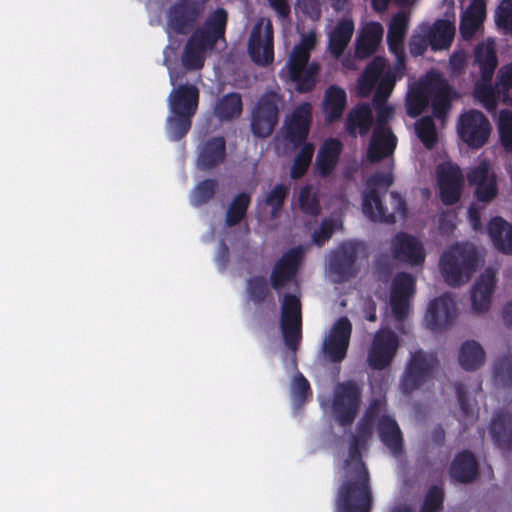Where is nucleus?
<instances>
[{"label":"nucleus","mask_w":512,"mask_h":512,"mask_svg":"<svg viewBox=\"0 0 512 512\" xmlns=\"http://www.w3.org/2000/svg\"><path fill=\"white\" fill-rule=\"evenodd\" d=\"M364 442L351 437L344 474L335 496V512H371L373 494L368 468L362 460Z\"/></svg>","instance_id":"nucleus-1"},{"label":"nucleus","mask_w":512,"mask_h":512,"mask_svg":"<svg viewBox=\"0 0 512 512\" xmlns=\"http://www.w3.org/2000/svg\"><path fill=\"white\" fill-rule=\"evenodd\" d=\"M392 173L376 172L366 182L367 191L363 196V212L374 222L394 224L397 217L405 218L406 201L397 192L390 193V206L383 203L381 194H385L393 184Z\"/></svg>","instance_id":"nucleus-2"},{"label":"nucleus","mask_w":512,"mask_h":512,"mask_svg":"<svg viewBox=\"0 0 512 512\" xmlns=\"http://www.w3.org/2000/svg\"><path fill=\"white\" fill-rule=\"evenodd\" d=\"M170 114L166 129L170 140L180 141L192 127V119L199 104V90L192 84H180L168 97Z\"/></svg>","instance_id":"nucleus-3"},{"label":"nucleus","mask_w":512,"mask_h":512,"mask_svg":"<svg viewBox=\"0 0 512 512\" xmlns=\"http://www.w3.org/2000/svg\"><path fill=\"white\" fill-rule=\"evenodd\" d=\"M478 264L476 249L468 243H455L441 255L439 268L445 282L459 287L468 282Z\"/></svg>","instance_id":"nucleus-4"},{"label":"nucleus","mask_w":512,"mask_h":512,"mask_svg":"<svg viewBox=\"0 0 512 512\" xmlns=\"http://www.w3.org/2000/svg\"><path fill=\"white\" fill-rule=\"evenodd\" d=\"M283 104V96L274 90H268L259 97L250 118V129L255 137L267 138L274 132Z\"/></svg>","instance_id":"nucleus-5"},{"label":"nucleus","mask_w":512,"mask_h":512,"mask_svg":"<svg viewBox=\"0 0 512 512\" xmlns=\"http://www.w3.org/2000/svg\"><path fill=\"white\" fill-rule=\"evenodd\" d=\"M362 404V387L355 380H346L335 385L331 403L332 414L341 427L355 421Z\"/></svg>","instance_id":"nucleus-6"},{"label":"nucleus","mask_w":512,"mask_h":512,"mask_svg":"<svg viewBox=\"0 0 512 512\" xmlns=\"http://www.w3.org/2000/svg\"><path fill=\"white\" fill-rule=\"evenodd\" d=\"M280 328L286 347L296 353L302 340V305L295 294L283 296Z\"/></svg>","instance_id":"nucleus-7"},{"label":"nucleus","mask_w":512,"mask_h":512,"mask_svg":"<svg viewBox=\"0 0 512 512\" xmlns=\"http://www.w3.org/2000/svg\"><path fill=\"white\" fill-rule=\"evenodd\" d=\"M203 4L196 0H179L166 13L165 31L171 34L188 35L192 32L203 13Z\"/></svg>","instance_id":"nucleus-8"},{"label":"nucleus","mask_w":512,"mask_h":512,"mask_svg":"<svg viewBox=\"0 0 512 512\" xmlns=\"http://www.w3.org/2000/svg\"><path fill=\"white\" fill-rule=\"evenodd\" d=\"M310 55L307 52L293 48L286 63L290 80L295 84L299 93H309L316 87L321 66L318 62L309 63Z\"/></svg>","instance_id":"nucleus-9"},{"label":"nucleus","mask_w":512,"mask_h":512,"mask_svg":"<svg viewBox=\"0 0 512 512\" xmlns=\"http://www.w3.org/2000/svg\"><path fill=\"white\" fill-rule=\"evenodd\" d=\"M460 139L471 148H481L488 140L491 125L487 117L478 110H469L460 116L458 123Z\"/></svg>","instance_id":"nucleus-10"},{"label":"nucleus","mask_w":512,"mask_h":512,"mask_svg":"<svg viewBox=\"0 0 512 512\" xmlns=\"http://www.w3.org/2000/svg\"><path fill=\"white\" fill-rule=\"evenodd\" d=\"M438 365V359L433 354H426L422 350L416 351L407 367L401 382L405 393L421 387L433 374Z\"/></svg>","instance_id":"nucleus-11"},{"label":"nucleus","mask_w":512,"mask_h":512,"mask_svg":"<svg viewBox=\"0 0 512 512\" xmlns=\"http://www.w3.org/2000/svg\"><path fill=\"white\" fill-rule=\"evenodd\" d=\"M351 334L350 320L346 316L337 319L323 343V353L330 362L340 363L346 358Z\"/></svg>","instance_id":"nucleus-12"},{"label":"nucleus","mask_w":512,"mask_h":512,"mask_svg":"<svg viewBox=\"0 0 512 512\" xmlns=\"http://www.w3.org/2000/svg\"><path fill=\"white\" fill-rule=\"evenodd\" d=\"M301 246L293 247L285 252L272 268L269 284L275 291L284 289L295 280L303 259Z\"/></svg>","instance_id":"nucleus-13"},{"label":"nucleus","mask_w":512,"mask_h":512,"mask_svg":"<svg viewBox=\"0 0 512 512\" xmlns=\"http://www.w3.org/2000/svg\"><path fill=\"white\" fill-rule=\"evenodd\" d=\"M248 51L256 64L266 66L273 62V27L270 21L264 28L262 22H258L253 27L248 42Z\"/></svg>","instance_id":"nucleus-14"},{"label":"nucleus","mask_w":512,"mask_h":512,"mask_svg":"<svg viewBox=\"0 0 512 512\" xmlns=\"http://www.w3.org/2000/svg\"><path fill=\"white\" fill-rule=\"evenodd\" d=\"M440 199L445 205L456 204L463 186V174L458 165L452 162H441L437 167Z\"/></svg>","instance_id":"nucleus-15"},{"label":"nucleus","mask_w":512,"mask_h":512,"mask_svg":"<svg viewBox=\"0 0 512 512\" xmlns=\"http://www.w3.org/2000/svg\"><path fill=\"white\" fill-rule=\"evenodd\" d=\"M362 250H364L363 243L347 241L342 243L332 254L330 270L338 277L339 281H346L356 275L355 263Z\"/></svg>","instance_id":"nucleus-16"},{"label":"nucleus","mask_w":512,"mask_h":512,"mask_svg":"<svg viewBox=\"0 0 512 512\" xmlns=\"http://www.w3.org/2000/svg\"><path fill=\"white\" fill-rule=\"evenodd\" d=\"M398 348V339L390 330L378 331L368 352V365L374 370H383L390 365Z\"/></svg>","instance_id":"nucleus-17"},{"label":"nucleus","mask_w":512,"mask_h":512,"mask_svg":"<svg viewBox=\"0 0 512 512\" xmlns=\"http://www.w3.org/2000/svg\"><path fill=\"white\" fill-rule=\"evenodd\" d=\"M415 291V278L406 272L398 273L392 282L390 305L395 318L404 320L409 313V300Z\"/></svg>","instance_id":"nucleus-18"},{"label":"nucleus","mask_w":512,"mask_h":512,"mask_svg":"<svg viewBox=\"0 0 512 512\" xmlns=\"http://www.w3.org/2000/svg\"><path fill=\"white\" fill-rule=\"evenodd\" d=\"M456 316V303L450 295L445 294L429 303L425 320L430 330L441 332L453 324Z\"/></svg>","instance_id":"nucleus-19"},{"label":"nucleus","mask_w":512,"mask_h":512,"mask_svg":"<svg viewBox=\"0 0 512 512\" xmlns=\"http://www.w3.org/2000/svg\"><path fill=\"white\" fill-rule=\"evenodd\" d=\"M391 252L395 260L412 266L422 265L426 258L422 243L406 232H398L393 237Z\"/></svg>","instance_id":"nucleus-20"},{"label":"nucleus","mask_w":512,"mask_h":512,"mask_svg":"<svg viewBox=\"0 0 512 512\" xmlns=\"http://www.w3.org/2000/svg\"><path fill=\"white\" fill-rule=\"evenodd\" d=\"M312 122V106L305 102L297 106L285 122V139L295 148L306 141Z\"/></svg>","instance_id":"nucleus-21"},{"label":"nucleus","mask_w":512,"mask_h":512,"mask_svg":"<svg viewBox=\"0 0 512 512\" xmlns=\"http://www.w3.org/2000/svg\"><path fill=\"white\" fill-rule=\"evenodd\" d=\"M489 432L493 444L502 452L512 451V414L506 410L494 412Z\"/></svg>","instance_id":"nucleus-22"},{"label":"nucleus","mask_w":512,"mask_h":512,"mask_svg":"<svg viewBox=\"0 0 512 512\" xmlns=\"http://www.w3.org/2000/svg\"><path fill=\"white\" fill-rule=\"evenodd\" d=\"M496 282V274L491 269H486L479 276L471 290L472 309L475 312L483 313L489 310Z\"/></svg>","instance_id":"nucleus-23"},{"label":"nucleus","mask_w":512,"mask_h":512,"mask_svg":"<svg viewBox=\"0 0 512 512\" xmlns=\"http://www.w3.org/2000/svg\"><path fill=\"white\" fill-rule=\"evenodd\" d=\"M410 15L407 11L397 12L390 20L387 32V43L389 51L399 61L405 58L404 38L409 28Z\"/></svg>","instance_id":"nucleus-24"},{"label":"nucleus","mask_w":512,"mask_h":512,"mask_svg":"<svg viewBox=\"0 0 512 512\" xmlns=\"http://www.w3.org/2000/svg\"><path fill=\"white\" fill-rule=\"evenodd\" d=\"M397 137L391 129L375 127L367 149L366 160H384L393 155Z\"/></svg>","instance_id":"nucleus-25"},{"label":"nucleus","mask_w":512,"mask_h":512,"mask_svg":"<svg viewBox=\"0 0 512 512\" xmlns=\"http://www.w3.org/2000/svg\"><path fill=\"white\" fill-rule=\"evenodd\" d=\"M421 32H426L433 51L448 49L455 36V25L447 19H437L432 25H420Z\"/></svg>","instance_id":"nucleus-26"},{"label":"nucleus","mask_w":512,"mask_h":512,"mask_svg":"<svg viewBox=\"0 0 512 512\" xmlns=\"http://www.w3.org/2000/svg\"><path fill=\"white\" fill-rule=\"evenodd\" d=\"M487 233L498 252L512 256V224L501 216H494L487 224Z\"/></svg>","instance_id":"nucleus-27"},{"label":"nucleus","mask_w":512,"mask_h":512,"mask_svg":"<svg viewBox=\"0 0 512 512\" xmlns=\"http://www.w3.org/2000/svg\"><path fill=\"white\" fill-rule=\"evenodd\" d=\"M377 431L382 443L394 456L402 454L403 435L398 423L392 416L383 414L379 417Z\"/></svg>","instance_id":"nucleus-28"},{"label":"nucleus","mask_w":512,"mask_h":512,"mask_svg":"<svg viewBox=\"0 0 512 512\" xmlns=\"http://www.w3.org/2000/svg\"><path fill=\"white\" fill-rule=\"evenodd\" d=\"M383 33V26L379 22L365 25L356 40L355 56L366 59L373 55L382 41Z\"/></svg>","instance_id":"nucleus-29"},{"label":"nucleus","mask_w":512,"mask_h":512,"mask_svg":"<svg viewBox=\"0 0 512 512\" xmlns=\"http://www.w3.org/2000/svg\"><path fill=\"white\" fill-rule=\"evenodd\" d=\"M430 100L433 116L438 119H445L451 109V102L456 92L446 80L439 79L429 86Z\"/></svg>","instance_id":"nucleus-30"},{"label":"nucleus","mask_w":512,"mask_h":512,"mask_svg":"<svg viewBox=\"0 0 512 512\" xmlns=\"http://www.w3.org/2000/svg\"><path fill=\"white\" fill-rule=\"evenodd\" d=\"M374 123L371 106L368 103H360L354 106L346 118V131L350 136L357 134L365 136L369 133Z\"/></svg>","instance_id":"nucleus-31"},{"label":"nucleus","mask_w":512,"mask_h":512,"mask_svg":"<svg viewBox=\"0 0 512 512\" xmlns=\"http://www.w3.org/2000/svg\"><path fill=\"white\" fill-rule=\"evenodd\" d=\"M478 463L469 450H463L455 455L451 466V478L459 483H471L478 476Z\"/></svg>","instance_id":"nucleus-32"},{"label":"nucleus","mask_w":512,"mask_h":512,"mask_svg":"<svg viewBox=\"0 0 512 512\" xmlns=\"http://www.w3.org/2000/svg\"><path fill=\"white\" fill-rule=\"evenodd\" d=\"M347 103L346 91L337 85L329 86L323 99V113L329 123L341 119Z\"/></svg>","instance_id":"nucleus-33"},{"label":"nucleus","mask_w":512,"mask_h":512,"mask_svg":"<svg viewBox=\"0 0 512 512\" xmlns=\"http://www.w3.org/2000/svg\"><path fill=\"white\" fill-rule=\"evenodd\" d=\"M354 32L352 19H341L329 35L328 49L331 55L340 58L348 46Z\"/></svg>","instance_id":"nucleus-34"},{"label":"nucleus","mask_w":512,"mask_h":512,"mask_svg":"<svg viewBox=\"0 0 512 512\" xmlns=\"http://www.w3.org/2000/svg\"><path fill=\"white\" fill-rule=\"evenodd\" d=\"M385 59L375 57L364 69L357 82V94L360 97H368L375 88L385 68Z\"/></svg>","instance_id":"nucleus-35"},{"label":"nucleus","mask_w":512,"mask_h":512,"mask_svg":"<svg viewBox=\"0 0 512 512\" xmlns=\"http://www.w3.org/2000/svg\"><path fill=\"white\" fill-rule=\"evenodd\" d=\"M243 111L242 97L239 93L231 92L219 98L213 113L220 121H232L241 116Z\"/></svg>","instance_id":"nucleus-36"},{"label":"nucleus","mask_w":512,"mask_h":512,"mask_svg":"<svg viewBox=\"0 0 512 512\" xmlns=\"http://www.w3.org/2000/svg\"><path fill=\"white\" fill-rule=\"evenodd\" d=\"M474 61L479 67L481 79L484 82H490L498 65L494 46L492 44L477 45L474 52Z\"/></svg>","instance_id":"nucleus-37"},{"label":"nucleus","mask_w":512,"mask_h":512,"mask_svg":"<svg viewBox=\"0 0 512 512\" xmlns=\"http://www.w3.org/2000/svg\"><path fill=\"white\" fill-rule=\"evenodd\" d=\"M459 364L466 371H475L485 362V352L482 346L474 341H465L459 351Z\"/></svg>","instance_id":"nucleus-38"},{"label":"nucleus","mask_w":512,"mask_h":512,"mask_svg":"<svg viewBox=\"0 0 512 512\" xmlns=\"http://www.w3.org/2000/svg\"><path fill=\"white\" fill-rule=\"evenodd\" d=\"M250 203L251 196L247 192H240L234 196L226 211V226L231 228L239 225L246 218Z\"/></svg>","instance_id":"nucleus-39"},{"label":"nucleus","mask_w":512,"mask_h":512,"mask_svg":"<svg viewBox=\"0 0 512 512\" xmlns=\"http://www.w3.org/2000/svg\"><path fill=\"white\" fill-rule=\"evenodd\" d=\"M430 94L427 85H418L411 88L405 101L407 115L412 118L418 117L427 107Z\"/></svg>","instance_id":"nucleus-40"},{"label":"nucleus","mask_w":512,"mask_h":512,"mask_svg":"<svg viewBox=\"0 0 512 512\" xmlns=\"http://www.w3.org/2000/svg\"><path fill=\"white\" fill-rule=\"evenodd\" d=\"M197 160H226V140L223 136H212L201 142Z\"/></svg>","instance_id":"nucleus-41"},{"label":"nucleus","mask_w":512,"mask_h":512,"mask_svg":"<svg viewBox=\"0 0 512 512\" xmlns=\"http://www.w3.org/2000/svg\"><path fill=\"white\" fill-rule=\"evenodd\" d=\"M218 182L215 179H205L200 181L190 193V204L199 208L209 203L216 194Z\"/></svg>","instance_id":"nucleus-42"},{"label":"nucleus","mask_w":512,"mask_h":512,"mask_svg":"<svg viewBox=\"0 0 512 512\" xmlns=\"http://www.w3.org/2000/svg\"><path fill=\"white\" fill-rule=\"evenodd\" d=\"M247 294L249 299L260 306L267 300L274 304V299L269 289L268 283L263 276H254L247 281Z\"/></svg>","instance_id":"nucleus-43"},{"label":"nucleus","mask_w":512,"mask_h":512,"mask_svg":"<svg viewBox=\"0 0 512 512\" xmlns=\"http://www.w3.org/2000/svg\"><path fill=\"white\" fill-rule=\"evenodd\" d=\"M497 129L501 147L507 153H512V111L501 110L499 113Z\"/></svg>","instance_id":"nucleus-44"},{"label":"nucleus","mask_w":512,"mask_h":512,"mask_svg":"<svg viewBox=\"0 0 512 512\" xmlns=\"http://www.w3.org/2000/svg\"><path fill=\"white\" fill-rule=\"evenodd\" d=\"M415 132L419 140L428 149H432L437 142L436 126L429 116L421 118L415 124Z\"/></svg>","instance_id":"nucleus-45"},{"label":"nucleus","mask_w":512,"mask_h":512,"mask_svg":"<svg viewBox=\"0 0 512 512\" xmlns=\"http://www.w3.org/2000/svg\"><path fill=\"white\" fill-rule=\"evenodd\" d=\"M298 202L301 211L310 216H318L321 212V206L316 193H312V187L305 185L300 189Z\"/></svg>","instance_id":"nucleus-46"},{"label":"nucleus","mask_w":512,"mask_h":512,"mask_svg":"<svg viewBox=\"0 0 512 512\" xmlns=\"http://www.w3.org/2000/svg\"><path fill=\"white\" fill-rule=\"evenodd\" d=\"M182 65L186 70H200L205 63V53L192 44V40L186 42L182 56Z\"/></svg>","instance_id":"nucleus-47"},{"label":"nucleus","mask_w":512,"mask_h":512,"mask_svg":"<svg viewBox=\"0 0 512 512\" xmlns=\"http://www.w3.org/2000/svg\"><path fill=\"white\" fill-rule=\"evenodd\" d=\"M496 88L500 100L512 104V63L500 69Z\"/></svg>","instance_id":"nucleus-48"},{"label":"nucleus","mask_w":512,"mask_h":512,"mask_svg":"<svg viewBox=\"0 0 512 512\" xmlns=\"http://www.w3.org/2000/svg\"><path fill=\"white\" fill-rule=\"evenodd\" d=\"M288 194L289 188L286 185L277 184L266 195L264 203L271 208V216L273 218L280 214Z\"/></svg>","instance_id":"nucleus-49"},{"label":"nucleus","mask_w":512,"mask_h":512,"mask_svg":"<svg viewBox=\"0 0 512 512\" xmlns=\"http://www.w3.org/2000/svg\"><path fill=\"white\" fill-rule=\"evenodd\" d=\"M395 75L388 71L382 73L380 79L375 86V92L372 98V103H385L390 97L395 86Z\"/></svg>","instance_id":"nucleus-50"},{"label":"nucleus","mask_w":512,"mask_h":512,"mask_svg":"<svg viewBox=\"0 0 512 512\" xmlns=\"http://www.w3.org/2000/svg\"><path fill=\"white\" fill-rule=\"evenodd\" d=\"M228 22V13L224 8H217L205 21L204 28L216 37L223 39Z\"/></svg>","instance_id":"nucleus-51"},{"label":"nucleus","mask_w":512,"mask_h":512,"mask_svg":"<svg viewBox=\"0 0 512 512\" xmlns=\"http://www.w3.org/2000/svg\"><path fill=\"white\" fill-rule=\"evenodd\" d=\"M192 40V44L206 53L207 50L214 49L220 38L216 37L204 27L198 28L192 32L188 41Z\"/></svg>","instance_id":"nucleus-52"},{"label":"nucleus","mask_w":512,"mask_h":512,"mask_svg":"<svg viewBox=\"0 0 512 512\" xmlns=\"http://www.w3.org/2000/svg\"><path fill=\"white\" fill-rule=\"evenodd\" d=\"M291 392L292 397L297 404H302L308 398L312 397L310 383L302 373L298 372L293 377Z\"/></svg>","instance_id":"nucleus-53"},{"label":"nucleus","mask_w":512,"mask_h":512,"mask_svg":"<svg viewBox=\"0 0 512 512\" xmlns=\"http://www.w3.org/2000/svg\"><path fill=\"white\" fill-rule=\"evenodd\" d=\"M495 22L506 33H512V0L501 1L496 10Z\"/></svg>","instance_id":"nucleus-54"},{"label":"nucleus","mask_w":512,"mask_h":512,"mask_svg":"<svg viewBox=\"0 0 512 512\" xmlns=\"http://www.w3.org/2000/svg\"><path fill=\"white\" fill-rule=\"evenodd\" d=\"M495 381L505 388L512 386V360L509 358L500 359L494 367Z\"/></svg>","instance_id":"nucleus-55"},{"label":"nucleus","mask_w":512,"mask_h":512,"mask_svg":"<svg viewBox=\"0 0 512 512\" xmlns=\"http://www.w3.org/2000/svg\"><path fill=\"white\" fill-rule=\"evenodd\" d=\"M498 195L497 182L494 176L491 179L475 186V197L479 202L489 203Z\"/></svg>","instance_id":"nucleus-56"},{"label":"nucleus","mask_w":512,"mask_h":512,"mask_svg":"<svg viewBox=\"0 0 512 512\" xmlns=\"http://www.w3.org/2000/svg\"><path fill=\"white\" fill-rule=\"evenodd\" d=\"M444 490L441 486H431L424 498L422 506L434 512H440L443 509Z\"/></svg>","instance_id":"nucleus-57"},{"label":"nucleus","mask_w":512,"mask_h":512,"mask_svg":"<svg viewBox=\"0 0 512 512\" xmlns=\"http://www.w3.org/2000/svg\"><path fill=\"white\" fill-rule=\"evenodd\" d=\"M341 151L342 143L338 139L329 138L320 147L315 160H339Z\"/></svg>","instance_id":"nucleus-58"},{"label":"nucleus","mask_w":512,"mask_h":512,"mask_svg":"<svg viewBox=\"0 0 512 512\" xmlns=\"http://www.w3.org/2000/svg\"><path fill=\"white\" fill-rule=\"evenodd\" d=\"M457 399L460 406L461 417L464 422L474 420V409L467 395L464 386L461 383L455 384Z\"/></svg>","instance_id":"nucleus-59"},{"label":"nucleus","mask_w":512,"mask_h":512,"mask_svg":"<svg viewBox=\"0 0 512 512\" xmlns=\"http://www.w3.org/2000/svg\"><path fill=\"white\" fill-rule=\"evenodd\" d=\"M372 106L376 112V126L381 129H391L389 127V121L393 118L395 109L392 105L385 103H372Z\"/></svg>","instance_id":"nucleus-60"},{"label":"nucleus","mask_w":512,"mask_h":512,"mask_svg":"<svg viewBox=\"0 0 512 512\" xmlns=\"http://www.w3.org/2000/svg\"><path fill=\"white\" fill-rule=\"evenodd\" d=\"M476 96L483 103V106L487 109V111L492 112L495 111L497 107V100L500 99L498 97L497 88H493L490 85H485L476 89Z\"/></svg>","instance_id":"nucleus-61"},{"label":"nucleus","mask_w":512,"mask_h":512,"mask_svg":"<svg viewBox=\"0 0 512 512\" xmlns=\"http://www.w3.org/2000/svg\"><path fill=\"white\" fill-rule=\"evenodd\" d=\"M489 162H480V165L467 174V180L470 185H479L489 179L492 176L489 175Z\"/></svg>","instance_id":"nucleus-62"},{"label":"nucleus","mask_w":512,"mask_h":512,"mask_svg":"<svg viewBox=\"0 0 512 512\" xmlns=\"http://www.w3.org/2000/svg\"><path fill=\"white\" fill-rule=\"evenodd\" d=\"M428 46H430V40L426 32L421 34L413 35L409 42L410 53L413 56H421L425 53Z\"/></svg>","instance_id":"nucleus-63"},{"label":"nucleus","mask_w":512,"mask_h":512,"mask_svg":"<svg viewBox=\"0 0 512 512\" xmlns=\"http://www.w3.org/2000/svg\"><path fill=\"white\" fill-rule=\"evenodd\" d=\"M374 420L372 418L362 416V418L357 423L356 434L351 437L356 438L362 442H366L373 433Z\"/></svg>","instance_id":"nucleus-64"}]
</instances>
